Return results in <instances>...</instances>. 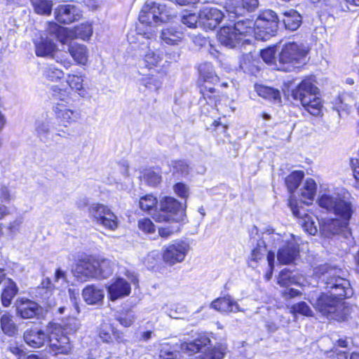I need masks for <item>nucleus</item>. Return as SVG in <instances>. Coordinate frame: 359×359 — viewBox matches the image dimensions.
<instances>
[{"label": "nucleus", "instance_id": "10", "mask_svg": "<svg viewBox=\"0 0 359 359\" xmlns=\"http://www.w3.org/2000/svg\"><path fill=\"white\" fill-rule=\"evenodd\" d=\"M89 215L95 224L106 229L115 231L118 227V217L104 204L93 203L89 208Z\"/></svg>", "mask_w": 359, "mask_h": 359}, {"label": "nucleus", "instance_id": "3", "mask_svg": "<svg viewBox=\"0 0 359 359\" xmlns=\"http://www.w3.org/2000/svg\"><path fill=\"white\" fill-rule=\"evenodd\" d=\"M182 351L189 355L190 359H223L226 353V344L218 343L212 346L207 337H201L191 342L181 344Z\"/></svg>", "mask_w": 359, "mask_h": 359}, {"label": "nucleus", "instance_id": "9", "mask_svg": "<svg viewBox=\"0 0 359 359\" xmlns=\"http://www.w3.org/2000/svg\"><path fill=\"white\" fill-rule=\"evenodd\" d=\"M160 210L154 214V218L158 222H178L184 215V207L182 203L172 197L166 196L161 200Z\"/></svg>", "mask_w": 359, "mask_h": 359}, {"label": "nucleus", "instance_id": "6", "mask_svg": "<svg viewBox=\"0 0 359 359\" xmlns=\"http://www.w3.org/2000/svg\"><path fill=\"white\" fill-rule=\"evenodd\" d=\"M48 32L55 34L57 40L62 44H67L74 39L88 41L93 34V27L90 23H82L74 29L61 27L55 22H49Z\"/></svg>", "mask_w": 359, "mask_h": 359}, {"label": "nucleus", "instance_id": "5", "mask_svg": "<svg viewBox=\"0 0 359 359\" xmlns=\"http://www.w3.org/2000/svg\"><path fill=\"white\" fill-rule=\"evenodd\" d=\"M172 15L165 5L161 4L158 1H153L149 0L146 2L145 5L142 8L139 15V21L141 25H146L149 27L148 30L146 32H151L153 33V37H155L154 27L161 22H165L169 20V18ZM137 28H142L140 27H137V33L138 32Z\"/></svg>", "mask_w": 359, "mask_h": 359}, {"label": "nucleus", "instance_id": "13", "mask_svg": "<svg viewBox=\"0 0 359 359\" xmlns=\"http://www.w3.org/2000/svg\"><path fill=\"white\" fill-rule=\"evenodd\" d=\"M190 249V245L187 241L183 240L173 241L163 247L162 250L163 260L170 266L181 263L184 260Z\"/></svg>", "mask_w": 359, "mask_h": 359}, {"label": "nucleus", "instance_id": "63", "mask_svg": "<svg viewBox=\"0 0 359 359\" xmlns=\"http://www.w3.org/2000/svg\"><path fill=\"white\" fill-rule=\"evenodd\" d=\"M34 10L37 13L49 15L52 10V1L50 0H43L39 5V8H35Z\"/></svg>", "mask_w": 359, "mask_h": 359}, {"label": "nucleus", "instance_id": "35", "mask_svg": "<svg viewBox=\"0 0 359 359\" xmlns=\"http://www.w3.org/2000/svg\"><path fill=\"white\" fill-rule=\"evenodd\" d=\"M255 90L259 96L275 104L281 102L280 93L278 90L263 85H255Z\"/></svg>", "mask_w": 359, "mask_h": 359}, {"label": "nucleus", "instance_id": "64", "mask_svg": "<svg viewBox=\"0 0 359 359\" xmlns=\"http://www.w3.org/2000/svg\"><path fill=\"white\" fill-rule=\"evenodd\" d=\"M350 165L355 180V187L359 189V159L352 158L350 161Z\"/></svg>", "mask_w": 359, "mask_h": 359}, {"label": "nucleus", "instance_id": "28", "mask_svg": "<svg viewBox=\"0 0 359 359\" xmlns=\"http://www.w3.org/2000/svg\"><path fill=\"white\" fill-rule=\"evenodd\" d=\"M320 224V231L325 237H331L335 234H339L344 229H346L348 225L344 224L343 222L337 218H327L323 219Z\"/></svg>", "mask_w": 359, "mask_h": 359}, {"label": "nucleus", "instance_id": "40", "mask_svg": "<svg viewBox=\"0 0 359 359\" xmlns=\"http://www.w3.org/2000/svg\"><path fill=\"white\" fill-rule=\"evenodd\" d=\"M161 39L169 45L177 44L183 38V32L175 27H169L162 30Z\"/></svg>", "mask_w": 359, "mask_h": 359}, {"label": "nucleus", "instance_id": "26", "mask_svg": "<svg viewBox=\"0 0 359 359\" xmlns=\"http://www.w3.org/2000/svg\"><path fill=\"white\" fill-rule=\"evenodd\" d=\"M233 30L237 32V36L240 38L242 45L251 42V39H255V26L253 20L245 19L237 21L232 27Z\"/></svg>", "mask_w": 359, "mask_h": 359}, {"label": "nucleus", "instance_id": "30", "mask_svg": "<svg viewBox=\"0 0 359 359\" xmlns=\"http://www.w3.org/2000/svg\"><path fill=\"white\" fill-rule=\"evenodd\" d=\"M95 278L104 279L111 276L116 268V263L107 258H95Z\"/></svg>", "mask_w": 359, "mask_h": 359}, {"label": "nucleus", "instance_id": "4", "mask_svg": "<svg viewBox=\"0 0 359 359\" xmlns=\"http://www.w3.org/2000/svg\"><path fill=\"white\" fill-rule=\"evenodd\" d=\"M318 205L320 208L325 209L327 212H333L337 219L348 225L349 221L355 211L352 201L345 196L341 197L339 194L325 193L322 194L318 200Z\"/></svg>", "mask_w": 359, "mask_h": 359}, {"label": "nucleus", "instance_id": "38", "mask_svg": "<svg viewBox=\"0 0 359 359\" xmlns=\"http://www.w3.org/2000/svg\"><path fill=\"white\" fill-rule=\"evenodd\" d=\"M18 292V287L16 283L8 278L6 281L5 287L1 293V304L4 307H8L11 304L13 299Z\"/></svg>", "mask_w": 359, "mask_h": 359}, {"label": "nucleus", "instance_id": "33", "mask_svg": "<svg viewBox=\"0 0 359 359\" xmlns=\"http://www.w3.org/2000/svg\"><path fill=\"white\" fill-rule=\"evenodd\" d=\"M68 51L74 61L80 65H86L88 60V50L85 45L78 43H67Z\"/></svg>", "mask_w": 359, "mask_h": 359}, {"label": "nucleus", "instance_id": "44", "mask_svg": "<svg viewBox=\"0 0 359 359\" xmlns=\"http://www.w3.org/2000/svg\"><path fill=\"white\" fill-rule=\"evenodd\" d=\"M278 284L282 287H289L292 285H299V278L292 271L287 269L282 270L278 278Z\"/></svg>", "mask_w": 359, "mask_h": 359}, {"label": "nucleus", "instance_id": "18", "mask_svg": "<svg viewBox=\"0 0 359 359\" xmlns=\"http://www.w3.org/2000/svg\"><path fill=\"white\" fill-rule=\"evenodd\" d=\"M51 37H57L55 34H50L48 32V27L44 33L34 40L35 46V53L39 57H53L54 52L57 49L56 44Z\"/></svg>", "mask_w": 359, "mask_h": 359}, {"label": "nucleus", "instance_id": "60", "mask_svg": "<svg viewBox=\"0 0 359 359\" xmlns=\"http://www.w3.org/2000/svg\"><path fill=\"white\" fill-rule=\"evenodd\" d=\"M138 227L142 231L151 234L155 232V226L151 219L143 218L139 220Z\"/></svg>", "mask_w": 359, "mask_h": 359}, {"label": "nucleus", "instance_id": "17", "mask_svg": "<svg viewBox=\"0 0 359 359\" xmlns=\"http://www.w3.org/2000/svg\"><path fill=\"white\" fill-rule=\"evenodd\" d=\"M55 20L62 24H70L79 20L82 17V11L74 4L58 6L54 11Z\"/></svg>", "mask_w": 359, "mask_h": 359}, {"label": "nucleus", "instance_id": "48", "mask_svg": "<svg viewBox=\"0 0 359 359\" xmlns=\"http://www.w3.org/2000/svg\"><path fill=\"white\" fill-rule=\"evenodd\" d=\"M290 313L292 314L294 318H297V315H302L306 317L313 316V311L309 305L304 302H299L297 304H293L290 307Z\"/></svg>", "mask_w": 359, "mask_h": 359}, {"label": "nucleus", "instance_id": "39", "mask_svg": "<svg viewBox=\"0 0 359 359\" xmlns=\"http://www.w3.org/2000/svg\"><path fill=\"white\" fill-rule=\"evenodd\" d=\"M0 326L2 332L9 337L15 336L18 333V326L14 323L13 316L8 312L1 316Z\"/></svg>", "mask_w": 359, "mask_h": 359}, {"label": "nucleus", "instance_id": "25", "mask_svg": "<svg viewBox=\"0 0 359 359\" xmlns=\"http://www.w3.org/2000/svg\"><path fill=\"white\" fill-rule=\"evenodd\" d=\"M15 306L17 314L24 319L33 318L41 311V307L36 302L24 297L17 299Z\"/></svg>", "mask_w": 359, "mask_h": 359}, {"label": "nucleus", "instance_id": "11", "mask_svg": "<svg viewBox=\"0 0 359 359\" xmlns=\"http://www.w3.org/2000/svg\"><path fill=\"white\" fill-rule=\"evenodd\" d=\"M278 18L271 10L263 11L255 21V39L266 41L273 36L278 28Z\"/></svg>", "mask_w": 359, "mask_h": 359}, {"label": "nucleus", "instance_id": "12", "mask_svg": "<svg viewBox=\"0 0 359 359\" xmlns=\"http://www.w3.org/2000/svg\"><path fill=\"white\" fill-rule=\"evenodd\" d=\"M50 351L54 355L68 354L72 349L69 338L61 332L57 323H50L48 326Z\"/></svg>", "mask_w": 359, "mask_h": 359}, {"label": "nucleus", "instance_id": "58", "mask_svg": "<svg viewBox=\"0 0 359 359\" xmlns=\"http://www.w3.org/2000/svg\"><path fill=\"white\" fill-rule=\"evenodd\" d=\"M198 22H200L199 15L195 13H188L182 17V22L190 28L196 27Z\"/></svg>", "mask_w": 359, "mask_h": 359}, {"label": "nucleus", "instance_id": "59", "mask_svg": "<svg viewBox=\"0 0 359 359\" xmlns=\"http://www.w3.org/2000/svg\"><path fill=\"white\" fill-rule=\"evenodd\" d=\"M215 89L212 87H208L206 86H203L201 93L205 100L208 102H210L211 104L216 103L217 102V95H215Z\"/></svg>", "mask_w": 359, "mask_h": 359}, {"label": "nucleus", "instance_id": "53", "mask_svg": "<svg viewBox=\"0 0 359 359\" xmlns=\"http://www.w3.org/2000/svg\"><path fill=\"white\" fill-rule=\"evenodd\" d=\"M15 198V194L5 184L0 182V201L1 203H9Z\"/></svg>", "mask_w": 359, "mask_h": 359}, {"label": "nucleus", "instance_id": "23", "mask_svg": "<svg viewBox=\"0 0 359 359\" xmlns=\"http://www.w3.org/2000/svg\"><path fill=\"white\" fill-rule=\"evenodd\" d=\"M258 0H227L225 9L234 18L254 11L258 6Z\"/></svg>", "mask_w": 359, "mask_h": 359}, {"label": "nucleus", "instance_id": "45", "mask_svg": "<svg viewBox=\"0 0 359 359\" xmlns=\"http://www.w3.org/2000/svg\"><path fill=\"white\" fill-rule=\"evenodd\" d=\"M57 325L61 327V332L66 335L75 334L81 326L79 320L76 318H68Z\"/></svg>", "mask_w": 359, "mask_h": 359}, {"label": "nucleus", "instance_id": "55", "mask_svg": "<svg viewBox=\"0 0 359 359\" xmlns=\"http://www.w3.org/2000/svg\"><path fill=\"white\" fill-rule=\"evenodd\" d=\"M172 172L174 174L178 173L182 176L189 174V165L184 161H177L172 163Z\"/></svg>", "mask_w": 359, "mask_h": 359}, {"label": "nucleus", "instance_id": "57", "mask_svg": "<svg viewBox=\"0 0 359 359\" xmlns=\"http://www.w3.org/2000/svg\"><path fill=\"white\" fill-rule=\"evenodd\" d=\"M178 352L172 350L168 345H163L159 353L158 359H178Z\"/></svg>", "mask_w": 359, "mask_h": 359}, {"label": "nucleus", "instance_id": "14", "mask_svg": "<svg viewBox=\"0 0 359 359\" xmlns=\"http://www.w3.org/2000/svg\"><path fill=\"white\" fill-rule=\"evenodd\" d=\"M53 112L59 126L68 128L81 118V113L71 108L69 104L55 102L53 106Z\"/></svg>", "mask_w": 359, "mask_h": 359}, {"label": "nucleus", "instance_id": "21", "mask_svg": "<svg viewBox=\"0 0 359 359\" xmlns=\"http://www.w3.org/2000/svg\"><path fill=\"white\" fill-rule=\"evenodd\" d=\"M318 88L315 86L311 79L303 80L292 91L294 100L299 101L302 104H308L314 94H318Z\"/></svg>", "mask_w": 359, "mask_h": 359}, {"label": "nucleus", "instance_id": "2", "mask_svg": "<svg viewBox=\"0 0 359 359\" xmlns=\"http://www.w3.org/2000/svg\"><path fill=\"white\" fill-rule=\"evenodd\" d=\"M131 32L128 34V40L130 43L137 44V48L142 50V58L139 61V66L149 70L156 69V72L162 75L166 72L168 66L167 61H163V52L159 50L160 44L156 37H153V33Z\"/></svg>", "mask_w": 359, "mask_h": 359}, {"label": "nucleus", "instance_id": "56", "mask_svg": "<svg viewBox=\"0 0 359 359\" xmlns=\"http://www.w3.org/2000/svg\"><path fill=\"white\" fill-rule=\"evenodd\" d=\"M161 177L159 173L154 170H147L144 175V180L149 185L155 187L161 182Z\"/></svg>", "mask_w": 359, "mask_h": 359}, {"label": "nucleus", "instance_id": "19", "mask_svg": "<svg viewBox=\"0 0 359 359\" xmlns=\"http://www.w3.org/2000/svg\"><path fill=\"white\" fill-rule=\"evenodd\" d=\"M288 205L293 215L300 219L299 223L304 230L310 235H315L318 231V229L314 217L305 213L303 208L299 209L297 202L292 196L288 200Z\"/></svg>", "mask_w": 359, "mask_h": 359}, {"label": "nucleus", "instance_id": "1", "mask_svg": "<svg viewBox=\"0 0 359 359\" xmlns=\"http://www.w3.org/2000/svg\"><path fill=\"white\" fill-rule=\"evenodd\" d=\"M316 273L331 291L330 294H323L318 298L316 308L327 318L337 321L347 320L350 309L343 299L351 297L353 290L349 281L343 277L344 271L335 266L323 265Z\"/></svg>", "mask_w": 359, "mask_h": 359}, {"label": "nucleus", "instance_id": "41", "mask_svg": "<svg viewBox=\"0 0 359 359\" xmlns=\"http://www.w3.org/2000/svg\"><path fill=\"white\" fill-rule=\"evenodd\" d=\"M66 81L70 88L75 90L81 97H84L87 95V91L83 88V76L82 75L68 74Z\"/></svg>", "mask_w": 359, "mask_h": 359}, {"label": "nucleus", "instance_id": "34", "mask_svg": "<svg viewBox=\"0 0 359 359\" xmlns=\"http://www.w3.org/2000/svg\"><path fill=\"white\" fill-rule=\"evenodd\" d=\"M283 22L287 29L297 30L302 24V18L301 15L294 9L285 11L283 13Z\"/></svg>", "mask_w": 359, "mask_h": 359}, {"label": "nucleus", "instance_id": "37", "mask_svg": "<svg viewBox=\"0 0 359 359\" xmlns=\"http://www.w3.org/2000/svg\"><path fill=\"white\" fill-rule=\"evenodd\" d=\"M200 79L205 83L215 84L219 82V76L215 74L213 66L210 62H203L198 66Z\"/></svg>", "mask_w": 359, "mask_h": 359}, {"label": "nucleus", "instance_id": "47", "mask_svg": "<svg viewBox=\"0 0 359 359\" xmlns=\"http://www.w3.org/2000/svg\"><path fill=\"white\" fill-rule=\"evenodd\" d=\"M51 91L53 98L57 101L56 102L68 104L71 101V92L69 90L60 88L57 86H53Z\"/></svg>", "mask_w": 359, "mask_h": 359}, {"label": "nucleus", "instance_id": "62", "mask_svg": "<svg viewBox=\"0 0 359 359\" xmlns=\"http://www.w3.org/2000/svg\"><path fill=\"white\" fill-rule=\"evenodd\" d=\"M175 193L180 198L187 199L189 194V189L188 187L181 182L175 184L174 187Z\"/></svg>", "mask_w": 359, "mask_h": 359}, {"label": "nucleus", "instance_id": "15", "mask_svg": "<svg viewBox=\"0 0 359 359\" xmlns=\"http://www.w3.org/2000/svg\"><path fill=\"white\" fill-rule=\"evenodd\" d=\"M299 243L293 235L282 241L277 257L280 264L292 263L299 256Z\"/></svg>", "mask_w": 359, "mask_h": 359}, {"label": "nucleus", "instance_id": "20", "mask_svg": "<svg viewBox=\"0 0 359 359\" xmlns=\"http://www.w3.org/2000/svg\"><path fill=\"white\" fill-rule=\"evenodd\" d=\"M108 298L111 302L128 297L131 292L130 283L123 278H116L107 286Z\"/></svg>", "mask_w": 359, "mask_h": 359}, {"label": "nucleus", "instance_id": "54", "mask_svg": "<svg viewBox=\"0 0 359 359\" xmlns=\"http://www.w3.org/2000/svg\"><path fill=\"white\" fill-rule=\"evenodd\" d=\"M136 318L133 311H129L126 313H121L117 318L118 321L121 325L126 327L131 326Z\"/></svg>", "mask_w": 359, "mask_h": 359}, {"label": "nucleus", "instance_id": "46", "mask_svg": "<svg viewBox=\"0 0 359 359\" xmlns=\"http://www.w3.org/2000/svg\"><path fill=\"white\" fill-rule=\"evenodd\" d=\"M43 76L48 81L57 82L64 77V72L54 65H48L43 69Z\"/></svg>", "mask_w": 359, "mask_h": 359}, {"label": "nucleus", "instance_id": "8", "mask_svg": "<svg viewBox=\"0 0 359 359\" xmlns=\"http://www.w3.org/2000/svg\"><path fill=\"white\" fill-rule=\"evenodd\" d=\"M67 287L65 272L61 269H57L54 275L53 283L49 278L43 279L41 285L34 289L33 295L35 298L46 302L50 304V299L55 290H62Z\"/></svg>", "mask_w": 359, "mask_h": 359}, {"label": "nucleus", "instance_id": "50", "mask_svg": "<svg viewBox=\"0 0 359 359\" xmlns=\"http://www.w3.org/2000/svg\"><path fill=\"white\" fill-rule=\"evenodd\" d=\"M310 102L308 104H302L306 111H308L311 115L318 116L321 111V100L317 97V94H314L310 99Z\"/></svg>", "mask_w": 359, "mask_h": 359}, {"label": "nucleus", "instance_id": "61", "mask_svg": "<svg viewBox=\"0 0 359 359\" xmlns=\"http://www.w3.org/2000/svg\"><path fill=\"white\" fill-rule=\"evenodd\" d=\"M163 310L164 312L170 318L177 319L180 318V314L181 313V310L182 308L178 307L177 305H165L163 307Z\"/></svg>", "mask_w": 359, "mask_h": 359}, {"label": "nucleus", "instance_id": "7", "mask_svg": "<svg viewBox=\"0 0 359 359\" xmlns=\"http://www.w3.org/2000/svg\"><path fill=\"white\" fill-rule=\"evenodd\" d=\"M307 51L302 45L294 42L285 43L279 53L278 69L290 72L305 63Z\"/></svg>", "mask_w": 359, "mask_h": 359}, {"label": "nucleus", "instance_id": "29", "mask_svg": "<svg viewBox=\"0 0 359 359\" xmlns=\"http://www.w3.org/2000/svg\"><path fill=\"white\" fill-rule=\"evenodd\" d=\"M82 296L88 304L99 305L103 302L104 290L101 285L91 284L83 288Z\"/></svg>", "mask_w": 359, "mask_h": 359}, {"label": "nucleus", "instance_id": "36", "mask_svg": "<svg viewBox=\"0 0 359 359\" xmlns=\"http://www.w3.org/2000/svg\"><path fill=\"white\" fill-rule=\"evenodd\" d=\"M317 185L311 178H307L300 189L301 201L309 204L311 203L316 193Z\"/></svg>", "mask_w": 359, "mask_h": 359}, {"label": "nucleus", "instance_id": "52", "mask_svg": "<svg viewBox=\"0 0 359 359\" xmlns=\"http://www.w3.org/2000/svg\"><path fill=\"white\" fill-rule=\"evenodd\" d=\"M157 205V199L152 195L148 194L142 197L140 200V207L144 211L152 210Z\"/></svg>", "mask_w": 359, "mask_h": 359}, {"label": "nucleus", "instance_id": "22", "mask_svg": "<svg viewBox=\"0 0 359 359\" xmlns=\"http://www.w3.org/2000/svg\"><path fill=\"white\" fill-rule=\"evenodd\" d=\"M74 276L79 281L84 282L89 278H95V258H85L79 260L72 270Z\"/></svg>", "mask_w": 359, "mask_h": 359}, {"label": "nucleus", "instance_id": "27", "mask_svg": "<svg viewBox=\"0 0 359 359\" xmlns=\"http://www.w3.org/2000/svg\"><path fill=\"white\" fill-rule=\"evenodd\" d=\"M23 339L28 346L37 348L42 347L48 341V332L45 333L41 329L32 327L25 330Z\"/></svg>", "mask_w": 359, "mask_h": 359}, {"label": "nucleus", "instance_id": "24", "mask_svg": "<svg viewBox=\"0 0 359 359\" xmlns=\"http://www.w3.org/2000/svg\"><path fill=\"white\" fill-rule=\"evenodd\" d=\"M224 17V13L216 8L206 6L199 13L200 23L211 30L217 27Z\"/></svg>", "mask_w": 359, "mask_h": 359}, {"label": "nucleus", "instance_id": "16", "mask_svg": "<svg viewBox=\"0 0 359 359\" xmlns=\"http://www.w3.org/2000/svg\"><path fill=\"white\" fill-rule=\"evenodd\" d=\"M35 131L40 141L48 147L56 142L57 137L61 136L60 130L57 133L54 132V123L50 118L38 121Z\"/></svg>", "mask_w": 359, "mask_h": 359}, {"label": "nucleus", "instance_id": "32", "mask_svg": "<svg viewBox=\"0 0 359 359\" xmlns=\"http://www.w3.org/2000/svg\"><path fill=\"white\" fill-rule=\"evenodd\" d=\"M237 35V32L233 30L232 27L224 26L219 30L217 37L222 45L233 48L240 44L242 45V42Z\"/></svg>", "mask_w": 359, "mask_h": 359}, {"label": "nucleus", "instance_id": "51", "mask_svg": "<svg viewBox=\"0 0 359 359\" xmlns=\"http://www.w3.org/2000/svg\"><path fill=\"white\" fill-rule=\"evenodd\" d=\"M114 328L108 324L102 325L99 330V337L103 342L112 343Z\"/></svg>", "mask_w": 359, "mask_h": 359}, {"label": "nucleus", "instance_id": "31", "mask_svg": "<svg viewBox=\"0 0 359 359\" xmlns=\"http://www.w3.org/2000/svg\"><path fill=\"white\" fill-rule=\"evenodd\" d=\"M210 308L225 313L241 311L237 302L230 296L216 299L210 304Z\"/></svg>", "mask_w": 359, "mask_h": 359}, {"label": "nucleus", "instance_id": "42", "mask_svg": "<svg viewBox=\"0 0 359 359\" xmlns=\"http://www.w3.org/2000/svg\"><path fill=\"white\" fill-rule=\"evenodd\" d=\"M266 252L265 242L263 240H259L257 245L252 250L249 257L248 264L252 268H256L257 263L261 260Z\"/></svg>", "mask_w": 359, "mask_h": 359}, {"label": "nucleus", "instance_id": "49", "mask_svg": "<svg viewBox=\"0 0 359 359\" xmlns=\"http://www.w3.org/2000/svg\"><path fill=\"white\" fill-rule=\"evenodd\" d=\"M140 83L149 90L156 91L161 88L162 81L157 76L147 75L140 79Z\"/></svg>", "mask_w": 359, "mask_h": 359}, {"label": "nucleus", "instance_id": "43", "mask_svg": "<svg viewBox=\"0 0 359 359\" xmlns=\"http://www.w3.org/2000/svg\"><path fill=\"white\" fill-rule=\"evenodd\" d=\"M304 176V173L303 171L297 170V171L292 172L290 175H289L285 178V184L287 187L288 191L291 194L290 198L292 196L296 202H297V201L294 198L293 192L299 187Z\"/></svg>", "mask_w": 359, "mask_h": 359}]
</instances>
